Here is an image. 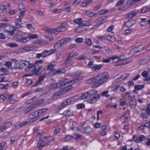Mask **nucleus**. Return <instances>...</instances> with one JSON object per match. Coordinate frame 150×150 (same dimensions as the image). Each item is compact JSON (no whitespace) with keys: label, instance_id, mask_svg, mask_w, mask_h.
I'll use <instances>...</instances> for the list:
<instances>
[{"label":"nucleus","instance_id":"bf43d9fd","mask_svg":"<svg viewBox=\"0 0 150 150\" xmlns=\"http://www.w3.org/2000/svg\"><path fill=\"white\" fill-rule=\"evenodd\" d=\"M143 50L142 49L140 50H138V48H135L133 49L130 52H132L133 53V52H134L135 53H137V52H142Z\"/></svg>","mask_w":150,"mask_h":150},{"label":"nucleus","instance_id":"ea45409f","mask_svg":"<svg viewBox=\"0 0 150 150\" xmlns=\"http://www.w3.org/2000/svg\"><path fill=\"white\" fill-rule=\"evenodd\" d=\"M85 43L86 45L89 46L92 45L93 44L90 38L86 39Z\"/></svg>","mask_w":150,"mask_h":150},{"label":"nucleus","instance_id":"37998d69","mask_svg":"<svg viewBox=\"0 0 150 150\" xmlns=\"http://www.w3.org/2000/svg\"><path fill=\"white\" fill-rule=\"evenodd\" d=\"M9 85L7 84L6 85H4L3 84H0V88L4 90H6L9 88Z\"/></svg>","mask_w":150,"mask_h":150},{"label":"nucleus","instance_id":"c756f323","mask_svg":"<svg viewBox=\"0 0 150 150\" xmlns=\"http://www.w3.org/2000/svg\"><path fill=\"white\" fill-rule=\"evenodd\" d=\"M63 114L67 116H70L73 115V112L71 110H68L64 111Z\"/></svg>","mask_w":150,"mask_h":150},{"label":"nucleus","instance_id":"ddd939ff","mask_svg":"<svg viewBox=\"0 0 150 150\" xmlns=\"http://www.w3.org/2000/svg\"><path fill=\"white\" fill-rule=\"evenodd\" d=\"M45 78V76H42L40 77L36 83L33 86H36L42 84L43 82V80Z\"/></svg>","mask_w":150,"mask_h":150},{"label":"nucleus","instance_id":"49530a36","mask_svg":"<svg viewBox=\"0 0 150 150\" xmlns=\"http://www.w3.org/2000/svg\"><path fill=\"white\" fill-rule=\"evenodd\" d=\"M86 13L88 15L89 17H93L96 16L97 14V13H96L90 12L89 11H86Z\"/></svg>","mask_w":150,"mask_h":150},{"label":"nucleus","instance_id":"a18cd8bd","mask_svg":"<svg viewBox=\"0 0 150 150\" xmlns=\"http://www.w3.org/2000/svg\"><path fill=\"white\" fill-rule=\"evenodd\" d=\"M28 39H36L38 38V35L36 34H30L28 35Z\"/></svg>","mask_w":150,"mask_h":150},{"label":"nucleus","instance_id":"aec40b11","mask_svg":"<svg viewBox=\"0 0 150 150\" xmlns=\"http://www.w3.org/2000/svg\"><path fill=\"white\" fill-rule=\"evenodd\" d=\"M30 124L28 121L18 123L17 124L15 127L17 129H19L21 127L24 126L27 124Z\"/></svg>","mask_w":150,"mask_h":150},{"label":"nucleus","instance_id":"72a5a7b5","mask_svg":"<svg viewBox=\"0 0 150 150\" xmlns=\"http://www.w3.org/2000/svg\"><path fill=\"white\" fill-rule=\"evenodd\" d=\"M86 30L85 28H82L79 27L75 29L74 31L77 33H81Z\"/></svg>","mask_w":150,"mask_h":150},{"label":"nucleus","instance_id":"2f4dec72","mask_svg":"<svg viewBox=\"0 0 150 150\" xmlns=\"http://www.w3.org/2000/svg\"><path fill=\"white\" fill-rule=\"evenodd\" d=\"M73 139H74L76 140H78L81 139H82V136L79 134H75L73 136Z\"/></svg>","mask_w":150,"mask_h":150},{"label":"nucleus","instance_id":"5fc2aeb1","mask_svg":"<svg viewBox=\"0 0 150 150\" xmlns=\"http://www.w3.org/2000/svg\"><path fill=\"white\" fill-rule=\"evenodd\" d=\"M108 91H105L103 92L102 93L101 95L102 96H105L106 98H109L110 96V95L108 94Z\"/></svg>","mask_w":150,"mask_h":150},{"label":"nucleus","instance_id":"2eb2a0df","mask_svg":"<svg viewBox=\"0 0 150 150\" xmlns=\"http://www.w3.org/2000/svg\"><path fill=\"white\" fill-rule=\"evenodd\" d=\"M129 75V74L125 73L122 74L118 78L116 79V80L117 82H120L121 80L126 79Z\"/></svg>","mask_w":150,"mask_h":150},{"label":"nucleus","instance_id":"7c9ffc66","mask_svg":"<svg viewBox=\"0 0 150 150\" xmlns=\"http://www.w3.org/2000/svg\"><path fill=\"white\" fill-rule=\"evenodd\" d=\"M46 141L47 143H48V145L51 142L54 141V139L52 136H49L47 137H46Z\"/></svg>","mask_w":150,"mask_h":150},{"label":"nucleus","instance_id":"a211bd4d","mask_svg":"<svg viewBox=\"0 0 150 150\" xmlns=\"http://www.w3.org/2000/svg\"><path fill=\"white\" fill-rule=\"evenodd\" d=\"M73 22L81 26H83V23L84 22L82 18L75 19L74 20Z\"/></svg>","mask_w":150,"mask_h":150},{"label":"nucleus","instance_id":"e2e57ef3","mask_svg":"<svg viewBox=\"0 0 150 150\" xmlns=\"http://www.w3.org/2000/svg\"><path fill=\"white\" fill-rule=\"evenodd\" d=\"M83 38H78L75 40L76 42L78 43H81L83 42Z\"/></svg>","mask_w":150,"mask_h":150},{"label":"nucleus","instance_id":"e433bc0d","mask_svg":"<svg viewBox=\"0 0 150 150\" xmlns=\"http://www.w3.org/2000/svg\"><path fill=\"white\" fill-rule=\"evenodd\" d=\"M84 131L86 133H89L93 131V129L89 126H87L84 128Z\"/></svg>","mask_w":150,"mask_h":150},{"label":"nucleus","instance_id":"f704fd0d","mask_svg":"<svg viewBox=\"0 0 150 150\" xmlns=\"http://www.w3.org/2000/svg\"><path fill=\"white\" fill-rule=\"evenodd\" d=\"M43 60H39L35 62V63L34 64V66L33 67H34V68H36L37 66H38L39 67L40 66L42 65H41V64H42L43 62Z\"/></svg>","mask_w":150,"mask_h":150},{"label":"nucleus","instance_id":"f3484780","mask_svg":"<svg viewBox=\"0 0 150 150\" xmlns=\"http://www.w3.org/2000/svg\"><path fill=\"white\" fill-rule=\"evenodd\" d=\"M12 125V123L11 122H8L4 124L1 126L3 131L5 130L8 128Z\"/></svg>","mask_w":150,"mask_h":150},{"label":"nucleus","instance_id":"a19ab883","mask_svg":"<svg viewBox=\"0 0 150 150\" xmlns=\"http://www.w3.org/2000/svg\"><path fill=\"white\" fill-rule=\"evenodd\" d=\"M6 45L7 47H16L18 46V44L15 43H7Z\"/></svg>","mask_w":150,"mask_h":150},{"label":"nucleus","instance_id":"a878e982","mask_svg":"<svg viewBox=\"0 0 150 150\" xmlns=\"http://www.w3.org/2000/svg\"><path fill=\"white\" fill-rule=\"evenodd\" d=\"M103 67V65H96L91 67L92 70L93 71L98 70Z\"/></svg>","mask_w":150,"mask_h":150},{"label":"nucleus","instance_id":"0e129e2a","mask_svg":"<svg viewBox=\"0 0 150 150\" xmlns=\"http://www.w3.org/2000/svg\"><path fill=\"white\" fill-rule=\"evenodd\" d=\"M132 139L133 141L137 142L139 143V137L136 135H134L133 136Z\"/></svg>","mask_w":150,"mask_h":150},{"label":"nucleus","instance_id":"9b49d317","mask_svg":"<svg viewBox=\"0 0 150 150\" xmlns=\"http://www.w3.org/2000/svg\"><path fill=\"white\" fill-rule=\"evenodd\" d=\"M97 76L88 79L86 81V83H87L91 84L93 83H95L94 85H95L97 87L99 86H98V84L97 83L98 82V80L97 79Z\"/></svg>","mask_w":150,"mask_h":150},{"label":"nucleus","instance_id":"9d476101","mask_svg":"<svg viewBox=\"0 0 150 150\" xmlns=\"http://www.w3.org/2000/svg\"><path fill=\"white\" fill-rule=\"evenodd\" d=\"M100 98V96L99 94H96L90 99H89L88 101V103H94L97 100H98Z\"/></svg>","mask_w":150,"mask_h":150},{"label":"nucleus","instance_id":"de8ad7c7","mask_svg":"<svg viewBox=\"0 0 150 150\" xmlns=\"http://www.w3.org/2000/svg\"><path fill=\"white\" fill-rule=\"evenodd\" d=\"M0 9L3 13H6L7 12V8L4 5H1L0 6Z\"/></svg>","mask_w":150,"mask_h":150},{"label":"nucleus","instance_id":"20e7f679","mask_svg":"<svg viewBox=\"0 0 150 150\" xmlns=\"http://www.w3.org/2000/svg\"><path fill=\"white\" fill-rule=\"evenodd\" d=\"M67 24L66 23H62L61 24L60 26L57 28L52 29L51 32L52 34L57 35L59 32H63L67 30L66 27Z\"/></svg>","mask_w":150,"mask_h":150},{"label":"nucleus","instance_id":"6e6d98bb","mask_svg":"<svg viewBox=\"0 0 150 150\" xmlns=\"http://www.w3.org/2000/svg\"><path fill=\"white\" fill-rule=\"evenodd\" d=\"M77 55V53L76 52H72L70 53L68 56V57H69L70 58L71 57H74L76 56Z\"/></svg>","mask_w":150,"mask_h":150},{"label":"nucleus","instance_id":"4468645a","mask_svg":"<svg viewBox=\"0 0 150 150\" xmlns=\"http://www.w3.org/2000/svg\"><path fill=\"white\" fill-rule=\"evenodd\" d=\"M22 108L25 112L26 113L32 110L34 108V107H33V105H28L24 106V107H23Z\"/></svg>","mask_w":150,"mask_h":150},{"label":"nucleus","instance_id":"0eeeda50","mask_svg":"<svg viewBox=\"0 0 150 150\" xmlns=\"http://www.w3.org/2000/svg\"><path fill=\"white\" fill-rule=\"evenodd\" d=\"M77 100V97L76 96L72 97L63 101L61 103L60 105L62 106L63 108H64L67 105H70L72 102L75 101Z\"/></svg>","mask_w":150,"mask_h":150},{"label":"nucleus","instance_id":"864d4df0","mask_svg":"<svg viewBox=\"0 0 150 150\" xmlns=\"http://www.w3.org/2000/svg\"><path fill=\"white\" fill-rule=\"evenodd\" d=\"M16 137L15 136H13L12 137H11V139L10 140V144L12 145L16 141Z\"/></svg>","mask_w":150,"mask_h":150},{"label":"nucleus","instance_id":"4c0bfd02","mask_svg":"<svg viewBox=\"0 0 150 150\" xmlns=\"http://www.w3.org/2000/svg\"><path fill=\"white\" fill-rule=\"evenodd\" d=\"M53 62H51L47 66V69L50 71H52L53 70L55 64H53Z\"/></svg>","mask_w":150,"mask_h":150},{"label":"nucleus","instance_id":"69168bd1","mask_svg":"<svg viewBox=\"0 0 150 150\" xmlns=\"http://www.w3.org/2000/svg\"><path fill=\"white\" fill-rule=\"evenodd\" d=\"M86 57H87L86 55H83L79 57L77 59L79 60H85V59L86 58Z\"/></svg>","mask_w":150,"mask_h":150},{"label":"nucleus","instance_id":"f8f14e48","mask_svg":"<svg viewBox=\"0 0 150 150\" xmlns=\"http://www.w3.org/2000/svg\"><path fill=\"white\" fill-rule=\"evenodd\" d=\"M127 58L126 56L125 55H122L120 57H117L115 56H113L111 57V58L113 60H115V59H117V60L116 61H115V62H117L123 60Z\"/></svg>","mask_w":150,"mask_h":150},{"label":"nucleus","instance_id":"052dcab7","mask_svg":"<svg viewBox=\"0 0 150 150\" xmlns=\"http://www.w3.org/2000/svg\"><path fill=\"white\" fill-rule=\"evenodd\" d=\"M62 9H53L51 10V11L53 13H59L61 12Z\"/></svg>","mask_w":150,"mask_h":150},{"label":"nucleus","instance_id":"473e14b6","mask_svg":"<svg viewBox=\"0 0 150 150\" xmlns=\"http://www.w3.org/2000/svg\"><path fill=\"white\" fill-rule=\"evenodd\" d=\"M149 10H150V6H145L142 8L141 12L142 13H144L148 12Z\"/></svg>","mask_w":150,"mask_h":150},{"label":"nucleus","instance_id":"6ab92c4d","mask_svg":"<svg viewBox=\"0 0 150 150\" xmlns=\"http://www.w3.org/2000/svg\"><path fill=\"white\" fill-rule=\"evenodd\" d=\"M8 28H9L10 30H6L8 33L9 34H13L14 32L16 30V28L15 27L12 26L8 25Z\"/></svg>","mask_w":150,"mask_h":150},{"label":"nucleus","instance_id":"13d9d810","mask_svg":"<svg viewBox=\"0 0 150 150\" xmlns=\"http://www.w3.org/2000/svg\"><path fill=\"white\" fill-rule=\"evenodd\" d=\"M137 14L135 12H131V13L128 14V17L129 18H132Z\"/></svg>","mask_w":150,"mask_h":150},{"label":"nucleus","instance_id":"cd10ccee","mask_svg":"<svg viewBox=\"0 0 150 150\" xmlns=\"http://www.w3.org/2000/svg\"><path fill=\"white\" fill-rule=\"evenodd\" d=\"M93 24V22L91 20H89L84 22L83 23V26H88Z\"/></svg>","mask_w":150,"mask_h":150},{"label":"nucleus","instance_id":"338daca9","mask_svg":"<svg viewBox=\"0 0 150 150\" xmlns=\"http://www.w3.org/2000/svg\"><path fill=\"white\" fill-rule=\"evenodd\" d=\"M132 32V30L131 29H128L125 30L124 33L126 34H129Z\"/></svg>","mask_w":150,"mask_h":150},{"label":"nucleus","instance_id":"b1692460","mask_svg":"<svg viewBox=\"0 0 150 150\" xmlns=\"http://www.w3.org/2000/svg\"><path fill=\"white\" fill-rule=\"evenodd\" d=\"M47 110V108H44L41 109H40L37 111L38 114L39 116H40L45 112Z\"/></svg>","mask_w":150,"mask_h":150},{"label":"nucleus","instance_id":"680f3d73","mask_svg":"<svg viewBox=\"0 0 150 150\" xmlns=\"http://www.w3.org/2000/svg\"><path fill=\"white\" fill-rule=\"evenodd\" d=\"M108 12L109 11L108 10L105 9L100 11L99 12V13L100 15H101L108 13Z\"/></svg>","mask_w":150,"mask_h":150},{"label":"nucleus","instance_id":"8fccbe9b","mask_svg":"<svg viewBox=\"0 0 150 150\" xmlns=\"http://www.w3.org/2000/svg\"><path fill=\"white\" fill-rule=\"evenodd\" d=\"M81 98L82 99L89 98L87 92H86L82 94Z\"/></svg>","mask_w":150,"mask_h":150},{"label":"nucleus","instance_id":"6e6552de","mask_svg":"<svg viewBox=\"0 0 150 150\" xmlns=\"http://www.w3.org/2000/svg\"><path fill=\"white\" fill-rule=\"evenodd\" d=\"M15 40L18 42L25 43L29 41L28 38L26 37H21L18 35L15 38Z\"/></svg>","mask_w":150,"mask_h":150},{"label":"nucleus","instance_id":"774afa93","mask_svg":"<svg viewBox=\"0 0 150 150\" xmlns=\"http://www.w3.org/2000/svg\"><path fill=\"white\" fill-rule=\"evenodd\" d=\"M72 139H73V136L68 135L65 137L64 140L65 141H69Z\"/></svg>","mask_w":150,"mask_h":150},{"label":"nucleus","instance_id":"1a4fd4ad","mask_svg":"<svg viewBox=\"0 0 150 150\" xmlns=\"http://www.w3.org/2000/svg\"><path fill=\"white\" fill-rule=\"evenodd\" d=\"M46 141V137H40V140L37 145L38 147L44 146L48 145Z\"/></svg>","mask_w":150,"mask_h":150},{"label":"nucleus","instance_id":"412c9836","mask_svg":"<svg viewBox=\"0 0 150 150\" xmlns=\"http://www.w3.org/2000/svg\"><path fill=\"white\" fill-rule=\"evenodd\" d=\"M89 98H91L93 96L97 93V91L95 90H92L87 92Z\"/></svg>","mask_w":150,"mask_h":150},{"label":"nucleus","instance_id":"79ce46f5","mask_svg":"<svg viewBox=\"0 0 150 150\" xmlns=\"http://www.w3.org/2000/svg\"><path fill=\"white\" fill-rule=\"evenodd\" d=\"M83 77L82 76H80L79 77H77L75 79H73V81L74 82V83H76L78 82L79 81L83 79Z\"/></svg>","mask_w":150,"mask_h":150},{"label":"nucleus","instance_id":"4be33fe9","mask_svg":"<svg viewBox=\"0 0 150 150\" xmlns=\"http://www.w3.org/2000/svg\"><path fill=\"white\" fill-rule=\"evenodd\" d=\"M44 99H42L34 102L33 105V107H36L38 106L39 105L42 104L44 102Z\"/></svg>","mask_w":150,"mask_h":150},{"label":"nucleus","instance_id":"4d7b16f0","mask_svg":"<svg viewBox=\"0 0 150 150\" xmlns=\"http://www.w3.org/2000/svg\"><path fill=\"white\" fill-rule=\"evenodd\" d=\"M124 25L129 28L130 27L132 26L131 23L130 21H128L127 22H125L123 26Z\"/></svg>","mask_w":150,"mask_h":150},{"label":"nucleus","instance_id":"3c124183","mask_svg":"<svg viewBox=\"0 0 150 150\" xmlns=\"http://www.w3.org/2000/svg\"><path fill=\"white\" fill-rule=\"evenodd\" d=\"M81 74V71H76L71 74L72 76H77Z\"/></svg>","mask_w":150,"mask_h":150},{"label":"nucleus","instance_id":"f257e3e1","mask_svg":"<svg viewBox=\"0 0 150 150\" xmlns=\"http://www.w3.org/2000/svg\"><path fill=\"white\" fill-rule=\"evenodd\" d=\"M72 81L73 79L70 81H68L67 79L61 80L59 82L60 85V89H62L64 92H66L71 89L73 88L72 85L75 83Z\"/></svg>","mask_w":150,"mask_h":150},{"label":"nucleus","instance_id":"f03ea898","mask_svg":"<svg viewBox=\"0 0 150 150\" xmlns=\"http://www.w3.org/2000/svg\"><path fill=\"white\" fill-rule=\"evenodd\" d=\"M98 80V86H100L103 84L104 82L107 81L109 78L110 76L108 73L107 72H105L98 75L97 76Z\"/></svg>","mask_w":150,"mask_h":150},{"label":"nucleus","instance_id":"bb28decb","mask_svg":"<svg viewBox=\"0 0 150 150\" xmlns=\"http://www.w3.org/2000/svg\"><path fill=\"white\" fill-rule=\"evenodd\" d=\"M144 85H136L134 86L135 90H134V92H136V91L140 90L144 88Z\"/></svg>","mask_w":150,"mask_h":150},{"label":"nucleus","instance_id":"423d86ee","mask_svg":"<svg viewBox=\"0 0 150 150\" xmlns=\"http://www.w3.org/2000/svg\"><path fill=\"white\" fill-rule=\"evenodd\" d=\"M39 119V116L36 111L30 114L28 117L29 123H32Z\"/></svg>","mask_w":150,"mask_h":150},{"label":"nucleus","instance_id":"c85d7f7f","mask_svg":"<svg viewBox=\"0 0 150 150\" xmlns=\"http://www.w3.org/2000/svg\"><path fill=\"white\" fill-rule=\"evenodd\" d=\"M22 19L18 18L16 20V25L18 28H21V25L22 24Z\"/></svg>","mask_w":150,"mask_h":150},{"label":"nucleus","instance_id":"58836bf2","mask_svg":"<svg viewBox=\"0 0 150 150\" xmlns=\"http://www.w3.org/2000/svg\"><path fill=\"white\" fill-rule=\"evenodd\" d=\"M25 11H21L18 14L19 18L18 19H22L25 16Z\"/></svg>","mask_w":150,"mask_h":150},{"label":"nucleus","instance_id":"39448f33","mask_svg":"<svg viewBox=\"0 0 150 150\" xmlns=\"http://www.w3.org/2000/svg\"><path fill=\"white\" fill-rule=\"evenodd\" d=\"M125 96L129 100L130 105L133 108H135L137 105V102L135 97L129 95V92H125Z\"/></svg>","mask_w":150,"mask_h":150},{"label":"nucleus","instance_id":"09e8293b","mask_svg":"<svg viewBox=\"0 0 150 150\" xmlns=\"http://www.w3.org/2000/svg\"><path fill=\"white\" fill-rule=\"evenodd\" d=\"M63 46L60 40H59L54 46V48L59 47Z\"/></svg>","mask_w":150,"mask_h":150},{"label":"nucleus","instance_id":"7ed1b4c3","mask_svg":"<svg viewBox=\"0 0 150 150\" xmlns=\"http://www.w3.org/2000/svg\"><path fill=\"white\" fill-rule=\"evenodd\" d=\"M34 66V64L30 63V62L26 60L24 62L22 60L21 61V64L19 65V68L21 69H24L25 71H27Z\"/></svg>","mask_w":150,"mask_h":150},{"label":"nucleus","instance_id":"c03bdc74","mask_svg":"<svg viewBox=\"0 0 150 150\" xmlns=\"http://www.w3.org/2000/svg\"><path fill=\"white\" fill-rule=\"evenodd\" d=\"M120 119L122 122H124L128 119V117L126 116L125 114L124 113L123 115L121 117Z\"/></svg>","mask_w":150,"mask_h":150},{"label":"nucleus","instance_id":"c9c22d12","mask_svg":"<svg viewBox=\"0 0 150 150\" xmlns=\"http://www.w3.org/2000/svg\"><path fill=\"white\" fill-rule=\"evenodd\" d=\"M34 47H26L23 48V49L25 51L28 52L32 51L34 50Z\"/></svg>","mask_w":150,"mask_h":150},{"label":"nucleus","instance_id":"5701e85b","mask_svg":"<svg viewBox=\"0 0 150 150\" xmlns=\"http://www.w3.org/2000/svg\"><path fill=\"white\" fill-rule=\"evenodd\" d=\"M45 69L44 66L42 65L39 67L37 66L36 68H35V74H38V73L39 72V71Z\"/></svg>","mask_w":150,"mask_h":150},{"label":"nucleus","instance_id":"dca6fc26","mask_svg":"<svg viewBox=\"0 0 150 150\" xmlns=\"http://www.w3.org/2000/svg\"><path fill=\"white\" fill-rule=\"evenodd\" d=\"M58 83H57L55 81H53L52 82L50 83L49 86V89L52 90L58 87Z\"/></svg>","mask_w":150,"mask_h":150},{"label":"nucleus","instance_id":"393cba45","mask_svg":"<svg viewBox=\"0 0 150 150\" xmlns=\"http://www.w3.org/2000/svg\"><path fill=\"white\" fill-rule=\"evenodd\" d=\"M71 39L70 38H67L60 40L63 45L68 43Z\"/></svg>","mask_w":150,"mask_h":150},{"label":"nucleus","instance_id":"603ef678","mask_svg":"<svg viewBox=\"0 0 150 150\" xmlns=\"http://www.w3.org/2000/svg\"><path fill=\"white\" fill-rule=\"evenodd\" d=\"M42 53L43 58L46 57L50 55L48 50H45Z\"/></svg>","mask_w":150,"mask_h":150}]
</instances>
